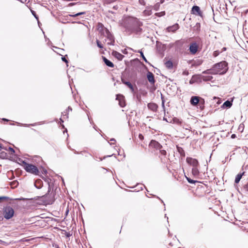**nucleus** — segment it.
<instances>
[{
  "label": "nucleus",
  "mask_w": 248,
  "mask_h": 248,
  "mask_svg": "<svg viewBox=\"0 0 248 248\" xmlns=\"http://www.w3.org/2000/svg\"><path fill=\"white\" fill-rule=\"evenodd\" d=\"M8 199V198L6 197H4V196H2V197H0V202L1 201V200H7Z\"/></svg>",
  "instance_id": "obj_40"
},
{
  "label": "nucleus",
  "mask_w": 248,
  "mask_h": 248,
  "mask_svg": "<svg viewBox=\"0 0 248 248\" xmlns=\"http://www.w3.org/2000/svg\"><path fill=\"white\" fill-rule=\"evenodd\" d=\"M86 14L85 12H80L77 13H75V12L73 13L72 15H69V16L70 17H76L78 16L85 15Z\"/></svg>",
  "instance_id": "obj_24"
},
{
  "label": "nucleus",
  "mask_w": 248,
  "mask_h": 248,
  "mask_svg": "<svg viewBox=\"0 0 248 248\" xmlns=\"http://www.w3.org/2000/svg\"><path fill=\"white\" fill-rule=\"evenodd\" d=\"M147 78L148 81L150 82L151 84H154L155 83V80L154 78V75L152 72L149 71L147 72Z\"/></svg>",
  "instance_id": "obj_14"
},
{
  "label": "nucleus",
  "mask_w": 248,
  "mask_h": 248,
  "mask_svg": "<svg viewBox=\"0 0 248 248\" xmlns=\"http://www.w3.org/2000/svg\"><path fill=\"white\" fill-rule=\"evenodd\" d=\"M127 23L125 25L126 30L132 32L138 33L141 32L142 29L140 27L142 25V22L137 18H130L127 20Z\"/></svg>",
  "instance_id": "obj_3"
},
{
  "label": "nucleus",
  "mask_w": 248,
  "mask_h": 248,
  "mask_svg": "<svg viewBox=\"0 0 248 248\" xmlns=\"http://www.w3.org/2000/svg\"><path fill=\"white\" fill-rule=\"evenodd\" d=\"M2 145L1 144H0V151L2 149Z\"/></svg>",
  "instance_id": "obj_50"
},
{
  "label": "nucleus",
  "mask_w": 248,
  "mask_h": 248,
  "mask_svg": "<svg viewBox=\"0 0 248 248\" xmlns=\"http://www.w3.org/2000/svg\"><path fill=\"white\" fill-rule=\"evenodd\" d=\"M173 120L175 123H176L179 125H181L182 123V121L181 120H180L179 119H178L177 118H174L173 119Z\"/></svg>",
  "instance_id": "obj_33"
},
{
  "label": "nucleus",
  "mask_w": 248,
  "mask_h": 248,
  "mask_svg": "<svg viewBox=\"0 0 248 248\" xmlns=\"http://www.w3.org/2000/svg\"><path fill=\"white\" fill-rule=\"evenodd\" d=\"M199 47V45L196 42H191L189 47L190 53L192 55H195L198 52Z\"/></svg>",
  "instance_id": "obj_7"
},
{
  "label": "nucleus",
  "mask_w": 248,
  "mask_h": 248,
  "mask_svg": "<svg viewBox=\"0 0 248 248\" xmlns=\"http://www.w3.org/2000/svg\"><path fill=\"white\" fill-rule=\"evenodd\" d=\"M226 50V47H223V48L222 49V51H225Z\"/></svg>",
  "instance_id": "obj_49"
},
{
  "label": "nucleus",
  "mask_w": 248,
  "mask_h": 248,
  "mask_svg": "<svg viewBox=\"0 0 248 248\" xmlns=\"http://www.w3.org/2000/svg\"><path fill=\"white\" fill-rule=\"evenodd\" d=\"M14 214V210L10 206H7L3 209V216L6 219L11 218Z\"/></svg>",
  "instance_id": "obj_5"
},
{
  "label": "nucleus",
  "mask_w": 248,
  "mask_h": 248,
  "mask_svg": "<svg viewBox=\"0 0 248 248\" xmlns=\"http://www.w3.org/2000/svg\"><path fill=\"white\" fill-rule=\"evenodd\" d=\"M162 99H163V98H162ZM162 104L163 107H164V100L163 99H162Z\"/></svg>",
  "instance_id": "obj_45"
},
{
  "label": "nucleus",
  "mask_w": 248,
  "mask_h": 248,
  "mask_svg": "<svg viewBox=\"0 0 248 248\" xmlns=\"http://www.w3.org/2000/svg\"><path fill=\"white\" fill-rule=\"evenodd\" d=\"M37 187L38 188H41L42 187L39 186V187Z\"/></svg>",
  "instance_id": "obj_57"
},
{
  "label": "nucleus",
  "mask_w": 248,
  "mask_h": 248,
  "mask_svg": "<svg viewBox=\"0 0 248 248\" xmlns=\"http://www.w3.org/2000/svg\"><path fill=\"white\" fill-rule=\"evenodd\" d=\"M247 13L248 14V10L247 11Z\"/></svg>",
  "instance_id": "obj_59"
},
{
  "label": "nucleus",
  "mask_w": 248,
  "mask_h": 248,
  "mask_svg": "<svg viewBox=\"0 0 248 248\" xmlns=\"http://www.w3.org/2000/svg\"><path fill=\"white\" fill-rule=\"evenodd\" d=\"M139 3L142 5H145L146 2L144 0H139Z\"/></svg>",
  "instance_id": "obj_37"
},
{
  "label": "nucleus",
  "mask_w": 248,
  "mask_h": 248,
  "mask_svg": "<svg viewBox=\"0 0 248 248\" xmlns=\"http://www.w3.org/2000/svg\"><path fill=\"white\" fill-rule=\"evenodd\" d=\"M228 63L225 61H222L215 64L211 69H207L202 72L206 74H224L228 71Z\"/></svg>",
  "instance_id": "obj_2"
},
{
  "label": "nucleus",
  "mask_w": 248,
  "mask_h": 248,
  "mask_svg": "<svg viewBox=\"0 0 248 248\" xmlns=\"http://www.w3.org/2000/svg\"><path fill=\"white\" fill-rule=\"evenodd\" d=\"M68 109L69 110H70L71 111L72 110V108H70V107H69L68 108Z\"/></svg>",
  "instance_id": "obj_51"
},
{
  "label": "nucleus",
  "mask_w": 248,
  "mask_h": 248,
  "mask_svg": "<svg viewBox=\"0 0 248 248\" xmlns=\"http://www.w3.org/2000/svg\"><path fill=\"white\" fill-rule=\"evenodd\" d=\"M96 30L98 31L101 38L104 37L107 38L105 40V42H107L108 45H114L115 40L113 35L107 28L104 27L102 23L98 22L97 24Z\"/></svg>",
  "instance_id": "obj_1"
},
{
  "label": "nucleus",
  "mask_w": 248,
  "mask_h": 248,
  "mask_svg": "<svg viewBox=\"0 0 248 248\" xmlns=\"http://www.w3.org/2000/svg\"><path fill=\"white\" fill-rule=\"evenodd\" d=\"M113 9H114V10H118V5H116L114 6L113 7Z\"/></svg>",
  "instance_id": "obj_43"
},
{
  "label": "nucleus",
  "mask_w": 248,
  "mask_h": 248,
  "mask_svg": "<svg viewBox=\"0 0 248 248\" xmlns=\"http://www.w3.org/2000/svg\"><path fill=\"white\" fill-rule=\"evenodd\" d=\"M96 44L97 46L100 48H103L104 47L103 44L101 43V42L98 40H96Z\"/></svg>",
  "instance_id": "obj_32"
},
{
  "label": "nucleus",
  "mask_w": 248,
  "mask_h": 248,
  "mask_svg": "<svg viewBox=\"0 0 248 248\" xmlns=\"http://www.w3.org/2000/svg\"><path fill=\"white\" fill-rule=\"evenodd\" d=\"M34 186H43V181L41 179H37L34 182Z\"/></svg>",
  "instance_id": "obj_26"
},
{
  "label": "nucleus",
  "mask_w": 248,
  "mask_h": 248,
  "mask_svg": "<svg viewBox=\"0 0 248 248\" xmlns=\"http://www.w3.org/2000/svg\"><path fill=\"white\" fill-rule=\"evenodd\" d=\"M179 28L178 24L176 23L171 26H170L167 28V30L169 32H174Z\"/></svg>",
  "instance_id": "obj_15"
},
{
  "label": "nucleus",
  "mask_w": 248,
  "mask_h": 248,
  "mask_svg": "<svg viewBox=\"0 0 248 248\" xmlns=\"http://www.w3.org/2000/svg\"><path fill=\"white\" fill-rule=\"evenodd\" d=\"M166 67L169 69L171 68L173 66V64L171 61H168L165 63Z\"/></svg>",
  "instance_id": "obj_25"
},
{
  "label": "nucleus",
  "mask_w": 248,
  "mask_h": 248,
  "mask_svg": "<svg viewBox=\"0 0 248 248\" xmlns=\"http://www.w3.org/2000/svg\"><path fill=\"white\" fill-rule=\"evenodd\" d=\"M22 166L25 170L28 172L35 175H39L40 174V171L38 168L33 164H29L25 161H23L22 162Z\"/></svg>",
  "instance_id": "obj_4"
},
{
  "label": "nucleus",
  "mask_w": 248,
  "mask_h": 248,
  "mask_svg": "<svg viewBox=\"0 0 248 248\" xmlns=\"http://www.w3.org/2000/svg\"><path fill=\"white\" fill-rule=\"evenodd\" d=\"M176 148H177V150L178 152L180 154L181 156L185 157V152L184 150H183V149L182 147L178 146V145L176 146Z\"/></svg>",
  "instance_id": "obj_21"
},
{
  "label": "nucleus",
  "mask_w": 248,
  "mask_h": 248,
  "mask_svg": "<svg viewBox=\"0 0 248 248\" xmlns=\"http://www.w3.org/2000/svg\"><path fill=\"white\" fill-rule=\"evenodd\" d=\"M164 0H160V2H159L160 4H162L164 3Z\"/></svg>",
  "instance_id": "obj_47"
},
{
  "label": "nucleus",
  "mask_w": 248,
  "mask_h": 248,
  "mask_svg": "<svg viewBox=\"0 0 248 248\" xmlns=\"http://www.w3.org/2000/svg\"><path fill=\"white\" fill-rule=\"evenodd\" d=\"M232 103L228 100L225 101L223 104V106H224L227 108H230L232 106Z\"/></svg>",
  "instance_id": "obj_29"
},
{
  "label": "nucleus",
  "mask_w": 248,
  "mask_h": 248,
  "mask_svg": "<svg viewBox=\"0 0 248 248\" xmlns=\"http://www.w3.org/2000/svg\"><path fill=\"white\" fill-rule=\"evenodd\" d=\"M12 184L13 185H16V186H17L18 185V183L17 181H13L12 182Z\"/></svg>",
  "instance_id": "obj_42"
},
{
  "label": "nucleus",
  "mask_w": 248,
  "mask_h": 248,
  "mask_svg": "<svg viewBox=\"0 0 248 248\" xmlns=\"http://www.w3.org/2000/svg\"><path fill=\"white\" fill-rule=\"evenodd\" d=\"M204 103L205 101L204 99L200 97V103H198V106H199V108L201 110H203L204 109Z\"/></svg>",
  "instance_id": "obj_19"
},
{
  "label": "nucleus",
  "mask_w": 248,
  "mask_h": 248,
  "mask_svg": "<svg viewBox=\"0 0 248 248\" xmlns=\"http://www.w3.org/2000/svg\"><path fill=\"white\" fill-rule=\"evenodd\" d=\"M102 59L108 67L113 68L114 67V64L109 60L107 59L105 57L103 56Z\"/></svg>",
  "instance_id": "obj_17"
},
{
  "label": "nucleus",
  "mask_w": 248,
  "mask_h": 248,
  "mask_svg": "<svg viewBox=\"0 0 248 248\" xmlns=\"http://www.w3.org/2000/svg\"><path fill=\"white\" fill-rule=\"evenodd\" d=\"M116 1V0H103V4L105 5L111 4V3H113Z\"/></svg>",
  "instance_id": "obj_27"
},
{
  "label": "nucleus",
  "mask_w": 248,
  "mask_h": 248,
  "mask_svg": "<svg viewBox=\"0 0 248 248\" xmlns=\"http://www.w3.org/2000/svg\"><path fill=\"white\" fill-rule=\"evenodd\" d=\"M165 15V12L162 11L159 13H156L155 16L158 17L163 16Z\"/></svg>",
  "instance_id": "obj_30"
},
{
  "label": "nucleus",
  "mask_w": 248,
  "mask_h": 248,
  "mask_svg": "<svg viewBox=\"0 0 248 248\" xmlns=\"http://www.w3.org/2000/svg\"><path fill=\"white\" fill-rule=\"evenodd\" d=\"M186 162L193 167H200L199 163L197 159L192 157H187L186 159Z\"/></svg>",
  "instance_id": "obj_8"
},
{
  "label": "nucleus",
  "mask_w": 248,
  "mask_h": 248,
  "mask_svg": "<svg viewBox=\"0 0 248 248\" xmlns=\"http://www.w3.org/2000/svg\"><path fill=\"white\" fill-rule=\"evenodd\" d=\"M244 172H243V173H239L238 174L236 177H235V184H238L240 180H241V179L242 178V176L244 174Z\"/></svg>",
  "instance_id": "obj_22"
},
{
  "label": "nucleus",
  "mask_w": 248,
  "mask_h": 248,
  "mask_svg": "<svg viewBox=\"0 0 248 248\" xmlns=\"http://www.w3.org/2000/svg\"><path fill=\"white\" fill-rule=\"evenodd\" d=\"M220 52L218 50L215 51L213 53V56L215 57H217L219 54Z\"/></svg>",
  "instance_id": "obj_36"
},
{
  "label": "nucleus",
  "mask_w": 248,
  "mask_h": 248,
  "mask_svg": "<svg viewBox=\"0 0 248 248\" xmlns=\"http://www.w3.org/2000/svg\"><path fill=\"white\" fill-rule=\"evenodd\" d=\"M202 62V61L201 60H198L196 62H195L196 64L195 65L196 66L200 65Z\"/></svg>",
  "instance_id": "obj_38"
},
{
  "label": "nucleus",
  "mask_w": 248,
  "mask_h": 248,
  "mask_svg": "<svg viewBox=\"0 0 248 248\" xmlns=\"http://www.w3.org/2000/svg\"><path fill=\"white\" fill-rule=\"evenodd\" d=\"M159 7H160V3L159 2H157L154 5L153 9L155 11H158V9H159Z\"/></svg>",
  "instance_id": "obj_31"
},
{
  "label": "nucleus",
  "mask_w": 248,
  "mask_h": 248,
  "mask_svg": "<svg viewBox=\"0 0 248 248\" xmlns=\"http://www.w3.org/2000/svg\"><path fill=\"white\" fill-rule=\"evenodd\" d=\"M213 77L212 76H206L203 77V80L205 81H209L212 79Z\"/></svg>",
  "instance_id": "obj_34"
},
{
  "label": "nucleus",
  "mask_w": 248,
  "mask_h": 248,
  "mask_svg": "<svg viewBox=\"0 0 248 248\" xmlns=\"http://www.w3.org/2000/svg\"><path fill=\"white\" fill-rule=\"evenodd\" d=\"M74 4H75L74 3H70L68 4V6H71L73 5Z\"/></svg>",
  "instance_id": "obj_46"
},
{
  "label": "nucleus",
  "mask_w": 248,
  "mask_h": 248,
  "mask_svg": "<svg viewBox=\"0 0 248 248\" xmlns=\"http://www.w3.org/2000/svg\"><path fill=\"white\" fill-rule=\"evenodd\" d=\"M122 81L124 84L126 85L131 90L132 92L134 91V87L130 82L126 81L123 78H122Z\"/></svg>",
  "instance_id": "obj_20"
},
{
  "label": "nucleus",
  "mask_w": 248,
  "mask_h": 248,
  "mask_svg": "<svg viewBox=\"0 0 248 248\" xmlns=\"http://www.w3.org/2000/svg\"><path fill=\"white\" fill-rule=\"evenodd\" d=\"M186 178L187 181L189 183H190V184H195L196 183H200L199 181L193 180H192V179H190V178H188V177H187L186 176Z\"/></svg>",
  "instance_id": "obj_28"
},
{
  "label": "nucleus",
  "mask_w": 248,
  "mask_h": 248,
  "mask_svg": "<svg viewBox=\"0 0 248 248\" xmlns=\"http://www.w3.org/2000/svg\"><path fill=\"white\" fill-rule=\"evenodd\" d=\"M202 187H198L196 189V190H201V189L202 188Z\"/></svg>",
  "instance_id": "obj_44"
},
{
  "label": "nucleus",
  "mask_w": 248,
  "mask_h": 248,
  "mask_svg": "<svg viewBox=\"0 0 248 248\" xmlns=\"http://www.w3.org/2000/svg\"><path fill=\"white\" fill-rule=\"evenodd\" d=\"M43 171L45 172V173H47V171H46V170H45Z\"/></svg>",
  "instance_id": "obj_52"
},
{
  "label": "nucleus",
  "mask_w": 248,
  "mask_h": 248,
  "mask_svg": "<svg viewBox=\"0 0 248 248\" xmlns=\"http://www.w3.org/2000/svg\"><path fill=\"white\" fill-rule=\"evenodd\" d=\"M112 140V142H114V141H115V140Z\"/></svg>",
  "instance_id": "obj_55"
},
{
  "label": "nucleus",
  "mask_w": 248,
  "mask_h": 248,
  "mask_svg": "<svg viewBox=\"0 0 248 248\" xmlns=\"http://www.w3.org/2000/svg\"><path fill=\"white\" fill-rule=\"evenodd\" d=\"M160 155L159 157L160 159L161 162L166 163V161L168 160V158L167 157V151L165 150H163L161 149L159 150Z\"/></svg>",
  "instance_id": "obj_9"
},
{
  "label": "nucleus",
  "mask_w": 248,
  "mask_h": 248,
  "mask_svg": "<svg viewBox=\"0 0 248 248\" xmlns=\"http://www.w3.org/2000/svg\"><path fill=\"white\" fill-rule=\"evenodd\" d=\"M116 100H118L119 104L122 108L125 106V98L123 95L121 94H117L116 95Z\"/></svg>",
  "instance_id": "obj_10"
},
{
  "label": "nucleus",
  "mask_w": 248,
  "mask_h": 248,
  "mask_svg": "<svg viewBox=\"0 0 248 248\" xmlns=\"http://www.w3.org/2000/svg\"><path fill=\"white\" fill-rule=\"evenodd\" d=\"M199 167H193L192 169V174L195 177H198L199 175L200 171L199 170Z\"/></svg>",
  "instance_id": "obj_18"
},
{
  "label": "nucleus",
  "mask_w": 248,
  "mask_h": 248,
  "mask_svg": "<svg viewBox=\"0 0 248 248\" xmlns=\"http://www.w3.org/2000/svg\"><path fill=\"white\" fill-rule=\"evenodd\" d=\"M112 140V142H114V141H115V140Z\"/></svg>",
  "instance_id": "obj_56"
},
{
  "label": "nucleus",
  "mask_w": 248,
  "mask_h": 248,
  "mask_svg": "<svg viewBox=\"0 0 248 248\" xmlns=\"http://www.w3.org/2000/svg\"><path fill=\"white\" fill-rule=\"evenodd\" d=\"M247 188V190H248V186L245 187Z\"/></svg>",
  "instance_id": "obj_54"
},
{
  "label": "nucleus",
  "mask_w": 248,
  "mask_h": 248,
  "mask_svg": "<svg viewBox=\"0 0 248 248\" xmlns=\"http://www.w3.org/2000/svg\"><path fill=\"white\" fill-rule=\"evenodd\" d=\"M191 14L201 17L202 16V12L201 11L200 8L198 6H193L191 10Z\"/></svg>",
  "instance_id": "obj_11"
},
{
  "label": "nucleus",
  "mask_w": 248,
  "mask_h": 248,
  "mask_svg": "<svg viewBox=\"0 0 248 248\" xmlns=\"http://www.w3.org/2000/svg\"><path fill=\"white\" fill-rule=\"evenodd\" d=\"M10 150H11V151H12V152H14V149H12V148H10Z\"/></svg>",
  "instance_id": "obj_53"
},
{
  "label": "nucleus",
  "mask_w": 248,
  "mask_h": 248,
  "mask_svg": "<svg viewBox=\"0 0 248 248\" xmlns=\"http://www.w3.org/2000/svg\"><path fill=\"white\" fill-rule=\"evenodd\" d=\"M62 61L66 63H68V61L66 59L65 57H62Z\"/></svg>",
  "instance_id": "obj_41"
},
{
  "label": "nucleus",
  "mask_w": 248,
  "mask_h": 248,
  "mask_svg": "<svg viewBox=\"0 0 248 248\" xmlns=\"http://www.w3.org/2000/svg\"><path fill=\"white\" fill-rule=\"evenodd\" d=\"M231 137H232V138H234L235 137V134H232L231 136Z\"/></svg>",
  "instance_id": "obj_48"
},
{
  "label": "nucleus",
  "mask_w": 248,
  "mask_h": 248,
  "mask_svg": "<svg viewBox=\"0 0 248 248\" xmlns=\"http://www.w3.org/2000/svg\"><path fill=\"white\" fill-rule=\"evenodd\" d=\"M149 147V148L155 150H159L162 148V145H161L158 141L154 140H151Z\"/></svg>",
  "instance_id": "obj_6"
},
{
  "label": "nucleus",
  "mask_w": 248,
  "mask_h": 248,
  "mask_svg": "<svg viewBox=\"0 0 248 248\" xmlns=\"http://www.w3.org/2000/svg\"><path fill=\"white\" fill-rule=\"evenodd\" d=\"M190 104L193 106H196L200 103V97L196 96H193L191 97L190 100Z\"/></svg>",
  "instance_id": "obj_12"
},
{
  "label": "nucleus",
  "mask_w": 248,
  "mask_h": 248,
  "mask_svg": "<svg viewBox=\"0 0 248 248\" xmlns=\"http://www.w3.org/2000/svg\"><path fill=\"white\" fill-rule=\"evenodd\" d=\"M139 53H140V56L142 58L143 60L146 62H148L147 59H146V58L145 57L143 52L141 51H139Z\"/></svg>",
  "instance_id": "obj_35"
},
{
  "label": "nucleus",
  "mask_w": 248,
  "mask_h": 248,
  "mask_svg": "<svg viewBox=\"0 0 248 248\" xmlns=\"http://www.w3.org/2000/svg\"><path fill=\"white\" fill-rule=\"evenodd\" d=\"M139 138L140 140H142L144 139V137H143V136L141 134H140L139 135Z\"/></svg>",
  "instance_id": "obj_39"
},
{
  "label": "nucleus",
  "mask_w": 248,
  "mask_h": 248,
  "mask_svg": "<svg viewBox=\"0 0 248 248\" xmlns=\"http://www.w3.org/2000/svg\"><path fill=\"white\" fill-rule=\"evenodd\" d=\"M152 13V10L150 8H147L143 12V14L145 16H150Z\"/></svg>",
  "instance_id": "obj_23"
},
{
  "label": "nucleus",
  "mask_w": 248,
  "mask_h": 248,
  "mask_svg": "<svg viewBox=\"0 0 248 248\" xmlns=\"http://www.w3.org/2000/svg\"><path fill=\"white\" fill-rule=\"evenodd\" d=\"M147 106L149 109L153 111H156L157 110L158 106L155 103H150Z\"/></svg>",
  "instance_id": "obj_16"
},
{
  "label": "nucleus",
  "mask_w": 248,
  "mask_h": 248,
  "mask_svg": "<svg viewBox=\"0 0 248 248\" xmlns=\"http://www.w3.org/2000/svg\"><path fill=\"white\" fill-rule=\"evenodd\" d=\"M111 54L114 57L119 61H122L124 58V56L123 55L115 50H113L111 52Z\"/></svg>",
  "instance_id": "obj_13"
},
{
  "label": "nucleus",
  "mask_w": 248,
  "mask_h": 248,
  "mask_svg": "<svg viewBox=\"0 0 248 248\" xmlns=\"http://www.w3.org/2000/svg\"><path fill=\"white\" fill-rule=\"evenodd\" d=\"M12 188H14L15 187V186H13V187H11Z\"/></svg>",
  "instance_id": "obj_58"
}]
</instances>
